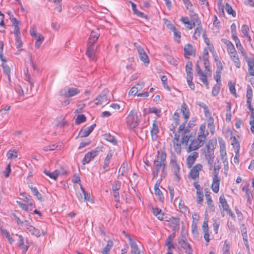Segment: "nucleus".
I'll use <instances>...</instances> for the list:
<instances>
[{"mask_svg":"<svg viewBox=\"0 0 254 254\" xmlns=\"http://www.w3.org/2000/svg\"><path fill=\"white\" fill-rule=\"evenodd\" d=\"M166 154L163 151H158L153 162L152 174L154 178H157L160 173L161 178L166 175Z\"/></svg>","mask_w":254,"mask_h":254,"instance_id":"1","label":"nucleus"},{"mask_svg":"<svg viewBox=\"0 0 254 254\" xmlns=\"http://www.w3.org/2000/svg\"><path fill=\"white\" fill-rule=\"evenodd\" d=\"M208 135V132L206 130L205 124L201 125L196 138L190 140V143L187 149V152L190 153L201 147L204 144Z\"/></svg>","mask_w":254,"mask_h":254,"instance_id":"2","label":"nucleus"},{"mask_svg":"<svg viewBox=\"0 0 254 254\" xmlns=\"http://www.w3.org/2000/svg\"><path fill=\"white\" fill-rule=\"evenodd\" d=\"M139 124L136 112L131 110L126 118V124L128 128L133 129L137 127Z\"/></svg>","mask_w":254,"mask_h":254,"instance_id":"3","label":"nucleus"},{"mask_svg":"<svg viewBox=\"0 0 254 254\" xmlns=\"http://www.w3.org/2000/svg\"><path fill=\"white\" fill-rule=\"evenodd\" d=\"M80 92L77 88L65 87L59 92V95L65 98H69L75 96Z\"/></svg>","mask_w":254,"mask_h":254,"instance_id":"4","label":"nucleus"},{"mask_svg":"<svg viewBox=\"0 0 254 254\" xmlns=\"http://www.w3.org/2000/svg\"><path fill=\"white\" fill-rule=\"evenodd\" d=\"M102 146H98L94 150H92L91 151L87 153L82 160V164L85 165V164L89 163L91 160L93 159L99 154V152L102 151Z\"/></svg>","mask_w":254,"mask_h":254,"instance_id":"5","label":"nucleus"},{"mask_svg":"<svg viewBox=\"0 0 254 254\" xmlns=\"http://www.w3.org/2000/svg\"><path fill=\"white\" fill-rule=\"evenodd\" d=\"M219 203L221 204V205H219V207H222V210H223V211H225L228 214H229L231 217V218L233 220H235V215L231 211L227 203V201L223 194L220 195V196L219 197Z\"/></svg>","mask_w":254,"mask_h":254,"instance_id":"6","label":"nucleus"},{"mask_svg":"<svg viewBox=\"0 0 254 254\" xmlns=\"http://www.w3.org/2000/svg\"><path fill=\"white\" fill-rule=\"evenodd\" d=\"M203 112L206 118L208 128L209 129L210 132L212 134H213L215 131V126L214 124V119L211 116V113L209 111L208 107L203 110Z\"/></svg>","mask_w":254,"mask_h":254,"instance_id":"7","label":"nucleus"},{"mask_svg":"<svg viewBox=\"0 0 254 254\" xmlns=\"http://www.w3.org/2000/svg\"><path fill=\"white\" fill-rule=\"evenodd\" d=\"M134 46L137 51L140 60L143 62L144 64L148 65L149 63V58L143 48L137 43H134Z\"/></svg>","mask_w":254,"mask_h":254,"instance_id":"8","label":"nucleus"},{"mask_svg":"<svg viewBox=\"0 0 254 254\" xmlns=\"http://www.w3.org/2000/svg\"><path fill=\"white\" fill-rule=\"evenodd\" d=\"M202 169V165L198 163L194 165L190 170L189 177L193 180H195L199 177V172Z\"/></svg>","mask_w":254,"mask_h":254,"instance_id":"9","label":"nucleus"},{"mask_svg":"<svg viewBox=\"0 0 254 254\" xmlns=\"http://www.w3.org/2000/svg\"><path fill=\"white\" fill-rule=\"evenodd\" d=\"M96 50V47L94 44L89 43L88 42L87 50L86 52V55L91 60H95V52Z\"/></svg>","mask_w":254,"mask_h":254,"instance_id":"10","label":"nucleus"},{"mask_svg":"<svg viewBox=\"0 0 254 254\" xmlns=\"http://www.w3.org/2000/svg\"><path fill=\"white\" fill-rule=\"evenodd\" d=\"M195 17L196 18L195 21H196V22L197 23V25L198 26L194 30V32L193 34L192 38L194 39L197 40L200 36V35L201 34H202L203 32L204 31L203 30V29L202 28V26L201 24V21L199 19L198 16H195Z\"/></svg>","mask_w":254,"mask_h":254,"instance_id":"11","label":"nucleus"},{"mask_svg":"<svg viewBox=\"0 0 254 254\" xmlns=\"http://www.w3.org/2000/svg\"><path fill=\"white\" fill-rule=\"evenodd\" d=\"M198 157V153L196 151H193L191 153L187 158V165L188 168L192 167L196 159Z\"/></svg>","mask_w":254,"mask_h":254,"instance_id":"12","label":"nucleus"},{"mask_svg":"<svg viewBox=\"0 0 254 254\" xmlns=\"http://www.w3.org/2000/svg\"><path fill=\"white\" fill-rule=\"evenodd\" d=\"M151 137L153 140H156L159 132V124L156 120L153 121L152 128L150 130Z\"/></svg>","mask_w":254,"mask_h":254,"instance_id":"13","label":"nucleus"},{"mask_svg":"<svg viewBox=\"0 0 254 254\" xmlns=\"http://www.w3.org/2000/svg\"><path fill=\"white\" fill-rule=\"evenodd\" d=\"M174 148L175 152L178 154H180L181 152V142L180 140V135L177 133L175 134L174 138L173 139Z\"/></svg>","mask_w":254,"mask_h":254,"instance_id":"14","label":"nucleus"},{"mask_svg":"<svg viewBox=\"0 0 254 254\" xmlns=\"http://www.w3.org/2000/svg\"><path fill=\"white\" fill-rule=\"evenodd\" d=\"M10 20L14 26L13 33L14 35H20L19 25L21 22L15 17H10Z\"/></svg>","mask_w":254,"mask_h":254,"instance_id":"15","label":"nucleus"},{"mask_svg":"<svg viewBox=\"0 0 254 254\" xmlns=\"http://www.w3.org/2000/svg\"><path fill=\"white\" fill-rule=\"evenodd\" d=\"M113 155V152L112 150H109L104 160V165L103 167L104 172H107L109 170V166L110 162V160L111 159Z\"/></svg>","mask_w":254,"mask_h":254,"instance_id":"16","label":"nucleus"},{"mask_svg":"<svg viewBox=\"0 0 254 254\" xmlns=\"http://www.w3.org/2000/svg\"><path fill=\"white\" fill-rule=\"evenodd\" d=\"M108 101V97L106 94L103 93L98 96L94 100L96 105L106 104Z\"/></svg>","mask_w":254,"mask_h":254,"instance_id":"17","label":"nucleus"},{"mask_svg":"<svg viewBox=\"0 0 254 254\" xmlns=\"http://www.w3.org/2000/svg\"><path fill=\"white\" fill-rule=\"evenodd\" d=\"M96 126V124H93L84 130L81 129L79 133V135L81 137H85L88 136L90 133L93 131L94 127Z\"/></svg>","mask_w":254,"mask_h":254,"instance_id":"18","label":"nucleus"},{"mask_svg":"<svg viewBox=\"0 0 254 254\" xmlns=\"http://www.w3.org/2000/svg\"><path fill=\"white\" fill-rule=\"evenodd\" d=\"M100 33L99 32L98 29H97L95 30H93L91 32L89 38L88 39V43L94 44L98 39Z\"/></svg>","mask_w":254,"mask_h":254,"instance_id":"19","label":"nucleus"},{"mask_svg":"<svg viewBox=\"0 0 254 254\" xmlns=\"http://www.w3.org/2000/svg\"><path fill=\"white\" fill-rule=\"evenodd\" d=\"M181 111L185 120H188L190 118V112L188 105L185 102L181 105Z\"/></svg>","mask_w":254,"mask_h":254,"instance_id":"20","label":"nucleus"},{"mask_svg":"<svg viewBox=\"0 0 254 254\" xmlns=\"http://www.w3.org/2000/svg\"><path fill=\"white\" fill-rule=\"evenodd\" d=\"M160 183H158V181L154 185V191L155 194L157 196L158 199L161 202H163L164 200V197L161 190L159 189Z\"/></svg>","mask_w":254,"mask_h":254,"instance_id":"21","label":"nucleus"},{"mask_svg":"<svg viewBox=\"0 0 254 254\" xmlns=\"http://www.w3.org/2000/svg\"><path fill=\"white\" fill-rule=\"evenodd\" d=\"M217 145L216 139H210L206 145L207 151L205 154H208L209 152L214 153V149Z\"/></svg>","mask_w":254,"mask_h":254,"instance_id":"22","label":"nucleus"},{"mask_svg":"<svg viewBox=\"0 0 254 254\" xmlns=\"http://www.w3.org/2000/svg\"><path fill=\"white\" fill-rule=\"evenodd\" d=\"M187 121L188 120H186L185 122L183 123L179 127L178 131L179 133H189L190 132V123H189L188 126L186 127Z\"/></svg>","mask_w":254,"mask_h":254,"instance_id":"23","label":"nucleus"},{"mask_svg":"<svg viewBox=\"0 0 254 254\" xmlns=\"http://www.w3.org/2000/svg\"><path fill=\"white\" fill-rule=\"evenodd\" d=\"M248 65V72L250 76H254V59L246 60Z\"/></svg>","mask_w":254,"mask_h":254,"instance_id":"24","label":"nucleus"},{"mask_svg":"<svg viewBox=\"0 0 254 254\" xmlns=\"http://www.w3.org/2000/svg\"><path fill=\"white\" fill-rule=\"evenodd\" d=\"M29 188L31 190L33 194L40 201H44V198H43L42 195L39 193L36 187L29 185Z\"/></svg>","mask_w":254,"mask_h":254,"instance_id":"25","label":"nucleus"},{"mask_svg":"<svg viewBox=\"0 0 254 254\" xmlns=\"http://www.w3.org/2000/svg\"><path fill=\"white\" fill-rule=\"evenodd\" d=\"M205 157L207 160L209 166V170L212 169L214 167V153L209 152L208 154H205Z\"/></svg>","mask_w":254,"mask_h":254,"instance_id":"26","label":"nucleus"},{"mask_svg":"<svg viewBox=\"0 0 254 254\" xmlns=\"http://www.w3.org/2000/svg\"><path fill=\"white\" fill-rule=\"evenodd\" d=\"M202 38L205 43L207 45V49L211 52L214 51V48L213 45L210 43L209 39L207 37L206 32L204 31L202 33Z\"/></svg>","mask_w":254,"mask_h":254,"instance_id":"27","label":"nucleus"},{"mask_svg":"<svg viewBox=\"0 0 254 254\" xmlns=\"http://www.w3.org/2000/svg\"><path fill=\"white\" fill-rule=\"evenodd\" d=\"M6 157L10 160L16 159L18 157V152L15 149L12 148L7 152Z\"/></svg>","mask_w":254,"mask_h":254,"instance_id":"28","label":"nucleus"},{"mask_svg":"<svg viewBox=\"0 0 254 254\" xmlns=\"http://www.w3.org/2000/svg\"><path fill=\"white\" fill-rule=\"evenodd\" d=\"M220 179H213L211 189L215 193H218L219 190Z\"/></svg>","mask_w":254,"mask_h":254,"instance_id":"29","label":"nucleus"},{"mask_svg":"<svg viewBox=\"0 0 254 254\" xmlns=\"http://www.w3.org/2000/svg\"><path fill=\"white\" fill-rule=\"evenodd\" d=\"M129 245L131 248V254H139L142 253L139 251L135 242H131V243L129 244Z\"/></svg>","mask_w":254,"mask_h":254,"instance_id":"30","label":"nucleus"},{"mask_svg":"<svg viewBox=\"0 0 254 254\" xmlns=\"http://www.w3.org/2000/svg\"><path fill=\"white\" fill-rule=\"evenodd\" d=\"M44 173L47 176H49L50 178L56 180L58 177V176L60 174V171L58 170H55L53 172H50L49 171H47L46 170L44 171Z\"/></svg>","mask_w":254,"mask_h":254,"instance_id":"31","label":"nucleus"},{"mask_svg":"<svg viewBox=\"0 0 254 254\" xmlns=\"http://www.w3.org/2000/svg\"><path fill=\"white\" fill-rule=\"evenodd\" d=\"M220 153L222 160L224 162H227V158L226 157L227 153L226 151V147L224 144H221L220 146Z\"/></svg>","mask_w":254,"mask_h":254,"instance_id":"32","label":"nucleus"},{"mask_svg":"<svg viewBox=\"0 0 254 254\" xmlns=\"http://www.w3.org/2000/svg\"><path fill=\"white\" fill-rule=\"evenodd\" d=\"M234 145V147H235V156L234 158V162L236 164H238L239 160V150H240V146L238 143L237 142L235 143V145L233 143L232 144Z\"/></svg>","mask_w":254,"mask_h":254,"instance_id":"33","label":"nucleus"},{"mask_svg":"<svg viewBox=\"0 0 254 254\" xmlns=\"http://www.w3.org/2000/svg\"><path fill=\"white\" fill-rule=\"evenodd\" d=\"M230 243L227 240L224 241V245L222 247L223 254H231L230 253Z\"/></svg>","mask_w":254,"mask_h":254,"instance_id":"34","label":"nucleus"},{"mask_svg":"<svg viewBox=\"0 0 254 254\" xmlns=\"http://www.w3.org/2000/svg\"><path fill=\"white\" fill-rule=\"evenodd\" d=\"M192 66V63L190 62H188L186 65V71L187 74V77L193 78Z\"/></svg>","mask_w":254,"mask_h":254,"instance_id":"35","label":"nucleus"},{"mask_svg":"<svg viewBox=\"0 0 254 254\" xmlns=\"http://www.w3.org/2000/svg\"><path fill=\"white\" fill-rule=\"evenodd\" d=\"M1 66L4 73L7 76L9 81H10V69L5 63H2Z\"/></svg>","mask_w":254,"mask_h":254,"instance_id":"36","label":"nucleus"},{"mask_svg":"<svg viewBox=\"0 0 254 254\" xmlns=\"http://www.w3.org/2000/svg\"><path fill=\"white\" fill-rule=\"evenodd\" d=\"M184 51L185 54L189 56L192 55L194 53V50L193 47L190 44H188L185 46Z\"/></svg>","mask_w":254,"mask_h":254,"instance_id":"37","label":"nucleus"},{"mask_svg":"<svg viewBox=\"0 0 254 254\" xmlns=\"http://www.w3.org/2000/svg\"><path fill=\"white\" fill-rule=\"evenodd\" d=\"M179 243L181 245L182 247L186 251L191 249L190 245L187 242V239L184 238L179 242Z\"/></svg>","mask_w":254,"mask_h":254,"instance_id":"38","label":"nucleus"},{"mask_svg":"<svg viewBox=\"0 0 254 254\" xmlns=\"http://www.w3.org/2000/svg\"><path fill=\"white\" fill-rule=\"evenodd\" d=\"M35 38L36 39L35 46L36 48L38 49L43 42L44 38L41 34H38L37 37Z\"/></svg>","mask_w":254,"mask_h":254,"instance_id":"39","label":"nucleus"},{"mask_svg":"<svg viewBox=\"0 0 254 254\" xmlns=\"http://www.w3.org/2000/svg\"><path fill=\"white\" fill-rule=\"evenodd\" d=\"M179 208L180 211L182 213H186L189 212V208L185 205L183 200L181 199L179 203Z\"/></svg>","mask_w":254,"mask_h":254,"instance_id":"40","label":"nucleus"},{"mask_svg":"<svg viewBox=\"0 0 254 254\" xmlns=\"http://www.w3.org/2000/svg\"><path fill=\"white\" fill-rule=\"evenodd\" d=\"M246 97L247 99V102H250L252 101L253 90L249 85H248L247 86Z\"/></svg>","mask_w":254,"mask_h":254,"instance_id":"41","label":"nucleus"},{"mask_svg":"<svg viewBox=\"0 0 254 254\" xmlns=\"http://www.w3.org/2000/svg\"><path fill=\"white\" fill-rule=\"evenodd\" d=\"M1 234L3 236L7 238L10 244H12L14 242V240L10 236L9 232H8L6 230H1Z\"/></svg>","mask_w":254,"mask_h":254,"instance_id":"42","label":"nucleus"},{"mask_svg":"<svg viewBox=\"0 0 254 254\" xmlns=\"http://www.w3.org/2000/svg\"><path fill=\"white\" fill-rule=\"evenodd\" d=\"M236 47L238 49V50L240 51L242 55L245 57V58L247 60L248 59H249L250 58H249L248 57V55H247V54L246 52V51L245 50V49H244L243 46L242 45L241 42L239 44L238 43H236Z\"/></svg>","mask_w":254,"mask_h":254,"instance_id":"43","label":"nucleus"},{"mask_svg":"<svg viewBox=\"0 0 254 254\" xmlns=\"http://www.w3.org/2000/svg\"><path fill=\"white\" fill-rule=\"evenodd\" d=\"M104 138L109 142L112 143L113 144H116L117 141L115 137L110 134H105L104 135Z\"/></svg>","mask_w":254,"mask_h":254,"instance_id":"44","label":"nucleus"},{"mask_svg":"<svg viewBox=\"0 0 254 254\" xmlns=\"http://www.w3.org/2000/svg\"><path fill=\"white\" fill-rule=\"evenodd\" d=\"M227 107L228 108V109L226 111V121L227 122H229L231 120V106L230 103H227Z\"/></svg>","mask_w":254,"mask_h":254,"instance_id":"45","label":"nucleus"},{"mask_svg":"<svg viewBox=\"0 0 254 254\" xmlns=\"http://www.w3.org/2000/svg\"><path fill=\"white\" fill-rule=\"evenodd\" d=\"M127 164H126L125 163H123L121 165V166L119 170V177H120L121 176L125 175V174L127 172Z\"/></svg>","mask_w":254,"mask_h":254,"instance_id":"46","label":"nucleus"},{"mask_svg":"<svg viewBox=\"0 0 254 254\" xmlns=\"http://www.w3.org/2000/svg\"><path fill=\"white\" fill-rule=\"evenodd\" d=\"M171 29L174 33L175 40L179 42L181 38V33L175 27H171Z\"/></svg>","mask_w":254,"mask_h":254,"instance_id":"47","label":"nucleus"},{"mask_svg":"<svg viewBox=\"0 0 254 254\" xmlns=\"http://www.w3.org/2000/svg\"><path fill=\"white\" fill-rule=\"evenodd\" d=\"M147 113H154L158 118H159L161 116V110L155 108V107L149 108L148 109Z\"/></svg>","mask_w":254,"mask_h":254,"instance_id":"48","label":"nucleus"},{"mask_svg":"<svg viewBox=\"0 0 254 254\" xmlns=\"http://www.w3.org/2000/svg\"><path fill=\"white\" fill-rule=\"evenodd\" d=\"M188 133H182L181 140H180L182 144H185L186 145L188 144L190 139V136L188 135Z\"/></svg>","mask_w":254,"mask_h":254,"instance_id":"49","label":"nucleus"},{"mask_svg":"<svg viewBox=\"0 0 254 254\" xmlns=\"http://www.w3.org/2000/svg\"><path fill=\"white\" fill-rule=\"evenodd\" d=\"M80 189H81V191H82V193H83V201H90V193L86 192L84 189L83 188V187H82V186L81 185H80Z\"/></svg>","mask_w":254,"mask_h":254,"instance_id":"50","label":"nucleus"},{"mask_svg":"<svg viewBox=\"0 0 254 254\" xmlns=\"http://www.w3.org/2000/svg\"><path fill=\"white\" fill-rule=\"evenodd\" d=\"M29 232H30L33 235L36 236L37 237H39L41 236L40 231L35 228L34 226H32L30 227V229L28 230Z\"/></svg>","mask_w":254,"mask_h":254,"instance_id":"51","label":"nucleus"},{"mask_svg":"<svg viewBox=\"0 0 254 254\" xmlns=\"http://www.w3.org/2000/svg\"><path fill=\"white\" fill-rule=\"evenodd\" d=\"M113 246V242L111 240H108L105 247L103 249L102 253H108Z\"/></svg>","mask_w":254,"mask_h":254,"instance_id":"52","label":"nucleus"},{"mask_svg":"<svg viewBox=\"0 0 254 254\" xmlns=\"http://www.w3.org/2000/svg\"><path fill=\"white\" fill-rule=\"evenodd\" d=\"M225 9L229 14H231L234 17H236V12L232 8V6L228 3H226Z\"/></svg>","mask_w":254,"mask_h":254,"instance_id":"53","label":"nucleus"},{"mask_svg":"<svg viewBox=\"0 0 254 254\" xmlns=\"http://www.w3.org/2000/svg\"><path fill=\"white\" fill-rule=\"evenodd\" d=\"M160 78L163 84V87L168 90V91H170V87L167 85V77L166 75H161L160 76Z\"/></svg>","mask_w":254,"mask_h":254,"instance_id":"54","label":"nucleus"},{"mask_svg":"<svg viewBox=\"0 0 254 254\" xmlns=\"http://www.w3.org/2000/svg\"><path fill=\"white\" fill-rule=\"evenodd\" d=\"M195 16H197L196 15H194L193 19L191 20L192 21L189 22H185V24H187V28L189 29H192L193 27H194L195 24H197V23L195 21Z\"/></svg>","mask_w":254,"mask_h":254,"instance_id":"55","label":"nucleus"},{"mask_svg":"<svg viewBox=\"0 0 254 254\" xmlns=\"http://www.w3.org/2000/svg\"><path fill=\"white\" fill-rule=\"evenodd\" d=\"M199 76V78L200 80L204 83L206 86L207 88H208V82L207 79L206 75L203 73V72H202L201 74L200 73L198 74Z\"/></svg>","mask_w":254,"mask_h":254,"instance_id":"56","label":"nucleus"},{"mask_svg":"<svg viewBox=\"0 0 254 254\" xmlns=\"http://www.w3.org/2000/svg\"><path fill=\"white\" fill-rule=\"evenodd\" d=\"M166 245L169 250L174 248V244L173 243V238L171 236H170L166 240Z\"/></svg>","mask_w":254,"mask_h":254,"instance_id":"57","label":"nucleus"},{"mask_svg":"<svg viewBox=\"0 0 254 254\" xmlns=\"http://www.w3.org/2000/svg\"><path fill=\"white\" fill-rule=\"evenodd\" d=\"M86 121V117L84 115H78L76 119L75 124L77 125H79L82 123H84Z\"/></svg>","mask_w":254,"mask_h":254,"instance_id":"58","label":"nucleus"},{"mask_svg":"<svg viewBox=\"0 0 254 254\" xmlns=\"http://www.w3.org/2000/svg\"><path fill=\"white\" fill-rule=\"evenodd\" d=\"M121 187V183L118 181L114 182L112 185L113 191H119Z\"/></svg>","mask_w":254,"mask_h":254,"instance_id":"59","label":"nucleus"},{"mask_svg":"<svg viewBox=\"0 0 254 254\" xmlns=\"http://www.w3.org/2000/svg\"><path fill=\"white\" fill-rule=\"evenodd\" d=\"M171 227H173L174 229L178 228L179 229L180 224H179V219L173 217L172 221L171 223Z\"/></svg>","mask_w":254,"mask_h":254,"instance_id":"60","label":"nucleus"},{"mask_svg":"<svg viewBox=\"0 0 254 254\" xmlns=\"http://www.w3.org/2000/svg\"><path fill=\"white\" fill-rule=\"evenodd\" d=\"M228 86L231 93L233 94L235 97H236L237 95L235 84L233 83L232 81H229L228 82Z\"/></svg>","mask_w":254,"mask_h":254,"instance_id":"61","label":"nucleus"},{"mask_svg":"<svg viewBox=\"0 0 254 254\" xmlns=\"http://www.w3.org/2000/svg\"><path fill=\"white\" fill-rule=\"evenodd\" d=\"M15 46L17 49L21 48L22 46V43L21 40L20 35H15Z\"/></svg>","mask_w":254,"mask_h":254,"instance_id":"62","label":"nucleus"},{"mask_svg":"<svg viewBox=\"0 0 254 254\" xmlns=\"http://www.w3.org/2000/svg\"><path fill=\"white\" fill-rule=\"evenodd\" d=\"M241 31L245 36L248 35L250 31L249 26L246 24L243 25L241 27Z\"/></svg>","mask_w":254,"mask_h":254,"instance_id":"63","label":"nucleus"},{"mask_svg":"<svg viewBox=\"0 0 254 254\" xmlns=\"http://www.w3.org/2000/svg\"><path fill=\"white\" fill-rule=\"evenodd\" d=\"M231 60L233 62L235 65L236 66V67L237 68H239L241 67V64L240 60L239 59V56L232 58Z\"/></svg>","mask_w":254,"mask_h":254,"instance_id":"64","label":"nucleus"}]
</instances>
